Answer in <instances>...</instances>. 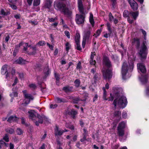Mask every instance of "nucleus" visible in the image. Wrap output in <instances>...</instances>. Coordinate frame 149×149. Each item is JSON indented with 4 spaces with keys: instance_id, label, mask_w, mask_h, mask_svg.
<instances>
[{
    "instance_id": "obj_1",
    "label": "nucleus",
    "mask_w": 149,
    "mask_h": 149,
    "mask_svg": "<svg viewBox=\"0 0 149 149\" xmlns=\"http://www.w3.org/2000/svg\"><path fill=\"white\" fill-rule=\"evenodd\" d=\"M103 89L104 91L103 99L104 100H108L109 101H112L115 97V99L113 102L114 105L116 107L117 105L120 104L121 103V97L118 91H116L115 90L113 91L112 93H110V97L108 99V98H107L106 91L104 88L103 87Z\"/></svg>"
},
{
    "instance_id": "obj_2",
    "label": "nucleus",
    "mask_w": 149,
    "mask_h": 149,
    "mask_svg": "<svg viewBox=\"0 0 149 149\" xmlns=\"http://www.w3.org/2000/svg\"><path fill=\"white\" fill-rule=\"evenodd\" d=\"M104 68L102 70L103 77L105 79H109L112 76L111 70L109 68L111 66V64L109 58L105 57L103 59Z\"/></svg>"
},
{
    "instance_id": "obj_3",
    "label": "nucleus",
    "mask_w": 149,
    "mask_h": 149,
    "mask_svg": "<svg viewBox=\"0 0 149 149\" xmlns=\"http://www.w3.org/2000/svg\"><path fill=\"white\" fill-rule=\"evenodd\" d=\"M34 111L33 110L28 112L29 114V118L33 121L37 126H38L39 123H42L45 118L44 116L40 115H38L37 117H36L34 115Z\"/></svg>"
},
{
    "instance_id": "obj_4",
    "label": "nucleus",
    "mask_w": 149,
    "mask_h": 149,
    "mask_svg": "<svg viewBox=\"0 0 149 149\" xmlns=\"http://www.w3.org/2000/svg\"><path fill=\"white\" fill-rule=\"evenodd\" d=\"M80 14H76L75 17V21L78 24H83L85 21L84 10H79Z\"/></svg>"
},
{
    "instance_id": "obj_5",
    "label": "nucleus",
    "mask_w": 149,
    "mask_h": 149,
    "mask_svg": "<svg viewBox=\"0 0 149 149\" xmlns=\"http://www.w3.org/2000/svg\"><path fill=\"white\" fill-rule=\"evenodd\" d=\"M146 42L143 41L141 46V49L139 52L141 60L145 59L147 57V52L146 51L147 47L146 45Z\"/></svg>"
},
{
    "instance_id": "obj_6",
    "label": "nucleus",
    "mask_w": 149,
    "mask_h": 149,
    "mask_svg": "<svg viewBox=\"0 0 149 149\" xmlns=\"http://www.w3.org/2000/svg\"><path fill=\"white\" fill-rule=\"evenodd\" d=\"M126 125V122L122 121V141H124L126 139L129 133V130Z\"/></svg>"
},
{
    "instance_id": "obj_7",
    "label": "nucleus",
    "mask_w": 149,
    "mask_h": 149,
    "mask_svg": "<svg viewBox=\"0 0 149 149\" xmlns=\"http://www.w3.org/2000/svg\"><path fill=\"white\" fill-rule=\"evenodd\" d=\"M23 93L25 97V99L24 101V104H28L29 103L31 100H32L33 99V97L30 94L28 93L26 90L23 91Z\"/></svg>"
},
{
    "instance_id": "obj_8",
    "label": "nucleus",
    "mask_w": 149,
    "mask_h": 149,
    "mask_svg": "<svg viewBox=\"0 0 149 149\" xmlns=\"http://www.w3.org/2000/svg\"><path fill=\"white\" fill-rule=\"evenodd\" d=\"M129 67L126 63L124 62L122 67V79L125 80L126 79V75L128 72Z\"/></svg>"
},
{
    "instance_id": "obj_9",
    "label": "nucleus",
    "mask_w": 149,
    "mask_h": 149,
    "mask_svg": "<svg viewBox=\"0 0 149 149\" xmlns=\"http://www.w3.org/2000/svg\"><path fill=\"white\" fill-rule=\"evenodd\" d=\"M54 6L55 8L60 9H68L66 5L58 1H55L54 3Z\"/></svg>"
},
{
    "instance_id": "obj_10",
    "label": "nucleus",
    "mask_w": 149,
    "mask_h": 149,
    "mask_svg": "<svg viewBox=\"0 0 149 149\" xmlns=\"http://www.w3.org/2000/svg\"><path fill=\"white\" fill-rule=\"evenodd\" d=\"M123 16L125 17H127V20L130 24H132L134 20L130 19V12L127 10H125L123 13Z\"/></svg>"
},
{
    "instance_id": "obj_11",
    "label": "nucleus",
    "mask_w": 149,
    "mask_h": 149,
    "mask_svg": "<svg viewBox=\"0 0 149 149\" xmlns=\"http://www.w3.org/2000/svg\"><path fill=\"white\" fill-rule=\"evenodd\" d=\"M9 67L7 65H4L1 68V73L2 75H6V78H7L9 76V74L8 72V69Z\"/></svg>"
},
{
    "instance_id": "obj_12",
    "label": "nucleus",
    "mask_w": 149,
    "mask_h": 149,
    "mask_svg": "<svg viewBox=\"0 0 149 149\" xmlns=\"http://www.w3.org/2000/svg\"><path fill=\"white\" fill-rule=\"evenodd\" d=\"M137 68L140 71L143 73H145L146 72V69L145 65L143 63H140L137 64Z\"/></svg>"
},
{
    "instance_id": "obj_13",
    "label": "nucleus",
    "mask_w": 149,
    "mask_h": 149,
    "mask_svg": "<svg viewBox=\"0 0 149 149\" xmlns=\"http://www.w3.org/2000/svg\"><path fill=\"white\" fill-rule=\"evenodd\" d=\"M128 103L126 97L122 93V109L124 108Z\"/></svg>"
},
{
    "instance_id": "obj_14",
    "label": "nucleus",
    "mask_w": 149,
    "mask_h": 149,
    "mask_svg": "<svg viewBox=\"0 0 149 149\" xmlns=\"http://www.w3.org/2000/svg\"><path fill=\"white\" fill-rule=\"evenodd\" d=\"M67 131L66 130H59L57 127H56L55 129V134L56 136H58L61 135L63 132H65Z\"/></svg>"
},
{
    "instance_id": "obj_15",
    "label": "nucleus",
    "mask_w": 149,
    "mask_h": 149,
    "mask_svg": "<svg viewBox=\"0 0 149 149\" xmlns=\"http://www.w3.org/2000/svg\"><path fill=\"white\" fill-rule=\"evenodd\" d=\"M128 2L133 9H137L138 5L134 0H129Z\"/></svg>"
},
{
    "instance_id": "obj_16",
    "label": "nucleus",
    "mask_w": 149,
    "mask_h": 149,
    "mask_svg": "<svg viewBox=\"0 0 149 149\" xmlns=\"http://www.w3.org/2000/svg\"><path fill=\"white\" fill-rule=\"evenodd\" d=\"M90 35V32L89 31H88L86 33L84 36V38H83V40L82 42V47L83 48H84L85 47L86 41V38H88Z\"/></svg>"
},
{
    "instance_id": "obj_17",
    "label": "nucleus",
    "mask_w": 149,
    "mask_h": 149,
    "mask_svg": "<svg viewBox=\"0 0 149 149\" xmlns=\"http://www.w3.org/2000/svg\"><path fill=\"white\" fill-rule=\"evenodd\" d=\"M52 1L51 0H46L44 6V8L50 9L51 6Z\"/></svg>"
},
{
    "instance_id": "obj_18",
    "label": "nucleus",
    "mask_w": 149,
    "mask_h": 149,
    "mask_svg": "<svg viewBox=\"0 0 149 149\" xmlns=\"http://www.w3.org/2000/svg\"><path fill=\"white\" fill-rule=\"evenodd\" d=\"M139 14V12L138 11L135 12L132 11L130 12V16L132 17L134 20H136Z\"/></svg>"
},
{
    "instance_id": "obj_19",
    "label": "nucleus",
    "mask_w": 149,
    "mask_h": 149,
    "mask_svg": "<svg viewBox=\"0 0 149 149\" xmlns=\"http://www.w3.org/2000/svg\"><path fill=\"white\" fill-rule=\"evenodd\" d=\"M27 62L24 60L22 58H19L14 62L15 64H23L26 63Z\"/></svg>"
},
{
    "instance_id": "obj_20",
    "label": "nucleus",
    "mask_w": 149,
    "mask_h": 149,
    "mask_svg": "<svg viewBox=\"0 0 149 149\" xmlns=\"http://www.w3.org/2000/svg\"><path fill=\"white\" fill-rule=\"evenodd\" d=\"M19 119L17 117L15 116H10L8 119L7 121L9 122H11L12 121H17Z\"/></svg>"
},
{
    "instance_id": "obj_21",
    "label": "nucleus",
    "mask_w": 149,
    "mask_h": 149,
    "mask_svg": "<svg viewBox=\"0 0 149 149\" xmlns=\"http://www.w3.org/2000/svg\"><path fill=\"white\" fill-rule=\"evenodd\" d=\"M134 42L135 44V46L137 49H138L140 46V42L139 39L137 38H134Z\"/></svg>"
},
{
    "instance_id": "obj_22",
    "label": "nucleus",
    "mask_w": 149,
    "mask_h": 149,
    "mask_svg": "<svg viewBox=\"0 0 149 149\" xmlns=\"http://www.w3.org/2000/svg\"><path fill=\"white\" fill-rule=\"evenodd\" d=\"M95 55V54L94 52L91 53V60L90 61V64L91 65H94L95 64V60H93L94 57Z\"/></svg>"
},
{
    "instance_id": "obj_23",
    "label": "nucleus",
    "mask_w": 149,
    "mask_h": 149,
    "mask_svg": "<svg viewBox=\"0 0 149 149\" xmlns=\"http://www.w3.org/2000/svg\"><path fill=\"white\" fill-rule=\"evenodd\" d=\"M68 113L69 115H71L73 118H74L75 117V115L77 114V112L74 110L72 109L71 111H69Z\"/></svg>"
},
{
    "instance_id": "obj_24",
    "label": "nucleus",
    "mask_w": 149,
    "mask_h": 149,
    "mask_svg": "<svg viewBox=\"0 0 149 149\" xmlns=\"http://www.w3.org/2000/svg\"><path fill=\"white\" fill-rule=\"evenodd\" d=\"M140 80L143 84H146L147 82V78L146 75L142 76L140 78Z\"/></svg>"
},
{
    "instance_id": "obj_25",
    "label": "nucleus",
    "mask_w": 149,
    "mask_h": 149,
    "mask_svg": "<svg viewBox=\"0 0 149 149\" xmlns=\"http://www.w3.org/2000/svg\"><path fill=\"white\" fill-rule=\"evenodd\" d=\"M80 39V35L79 33H77L75 36V41L76 43H79Z\"/></svg>"
},
{
    "instance_id": "obj_26",
    "label": "nucleus",
    "mask_w": 149,
    "mask_h": 149,
    "mask_svg": "<svg viewBox=\"0 0 149 149\" xmlns=\"http://www.w3.org/2000/svg\"><path fill=\"white\" fill-rule=\"evenodd\" d=\"M84 132L83 134V135L84 136L83 138L81 139V142H83L84 141H86V139L85 136L86 134L87 133V130H86V129L85 128H83L82 129Z\"/></svg>"
},
{
    "instance_id": "obj_27",
    "label": "nucleus",
    "mask_w": 149,
    "mask_h": 149,
    "mask_svg": "<svg viewBox=\"0 0 149 149\" xmlns=\"http://www.w3.org/2000/svg\"><path fill=\"white\" fill-rule=\"evenodd\" d=\"M127 112L128 111L127 110H123L122 113V116L123 118L125 119H126L127 118Z\"/></svg>"
},
{
    "instance_id": "obj_28",
    "label": "nucleus",
    "mask_w": 149,
    "mask_h": 149,
    "mask_svg": "<svg viewBox=\"0 0 149 149\" xmlns=\"http://www.w3.org/2000/svg\"><path fill=\"white\" fill-rule=\"evenodd\" d=\"M78 4L79 9H83V5L82 3V0H78Z\"/></svg>"
},
{
    "instance_id": "obj_29",
    "label": "nucleus",
    "mask_w": 149,
    "mask_h": 149,
    "mask_svg": "<svg viewBox=\"0 0 149 149\" xmlns=\"http://www.w3.org/2000/svg\"><path fill=\"white\" fill-rule=\"evenodd\" d=\"M63 13L68 17L70 16L72 14V12L70 10H64Z\"/></svg>"
},
{
    "instance_id": "obj_30",
    "label": "nucleus",
    "mask_w": 149,
    "mask_h": 149,
    "mask_svg": "<svg viewBox=\"0 0 149 149\" xmlns=\"http://www.w3.org/2000/svg\"><path fill=\"white\" fill-rule=\"evenodd\" d=\"M22 45H23L24 46V50L25 51H26L27 50V47L28 46V44L27 43H20L19 45V47H20Z\"/></svg>"
},
{
    "instance_id": "obj_31",
    "label": "nucleus",
    "mask_w": 149,
    "mask_h": 149,
    "mask_svg": "<svg viewBox=\"0 0 149 149\" xmlns=\"http://www.w3.org/2000/svg\"><path fill=\"white\" fill-rule=\"evenodd\" d=\"M6 131L7 132L10 134H13L14 132V130L10 128H8L6 129Z\"/></svg>"
},
{
    "instance_id": "obj_32",
    "label": "nucleus",
    "mask_w": 149,
    "mask_h": 149,
    "mask_svg": "<svg viewBox=\"0 0 149 149\" xmlns=\"http://www.w3.org/2000/svg\"><path fill=\"white\" fill-rule=\"evenodd\" d=\"M40 3V0H34L33 3L34 6H38L39 5Z\"/></svg>"
},
{
    "instance_id": "obj_33",
    "label": "nucleus",
    "mask_w": 149,
    "mask_h": 149,
    "mask_svg": "<svg viewBox=\"0 0 149 149\" xmlns=\"http://www.w3.org/2000/svg\"><path fill=\"white\" fill-rule=\"evenodd\" d=\"M3 139L6 142H8L9 141V136L7 134H5V136L3 137Z\"/></svg>"
},
{
    "instance_id": "obj_34",
    "label": "nucleus",
    "mask_w": 149,
    "mask_h": 149,
    "mask_svg": "<svg viewBox=\"0 0 149 149\" xmlns=\"http://www.w3.org/2000/svg\"><path fill=\"white\" fill-rule=\"evenodd\" d=\"M112 3V5L113 7V8H116V0H110Z\"/></svg>"
},
{
    "instance_id": "obj_35",
    "label": "nucleus",
    "mask_w": 149,
    "mask_h": 149,
    "mask_svg": "<svg viewBox=\"0 0 149 149\" xmlns=\"http://www.w3.org/2000/svg\"><path fill=\"white\" fill-rule=\"evenodd\" d=\"M44 73L46 75H48L49 73V70L48 67L45 68L44 70Z\"/></svg>"
},
{
    "instance_id": "obj_36",
    "label": "nucleus",
    "mask_w": 149,
    "mask_h": 149,
    "mask_svg": "<svg viewBox=\"0 0 149 149\" xmlns=\"http://www.w3.org/2000/svg\"><path fill=\"white\" fill-rule=\"evenodd\" d=\"M102 31V30L101 29H100L97 30L96 33L94 34V35L95 37H97L100 34L101 31Z\"/></svg>"
},
{
    "instance_id": "obj_37",
    "label": "nucleus",
    "mask_w": 149,
    "mask_h": 149,
    "mask_svg": "<svg viewBox=\"0 0 149 149\" xmlns=\"http://www.w3.org/2000/svg\"><path fill=\"white\" fill-rule=\"evenodd\" d=\"M118 134L119 136L121 135V126L120 124L118 127Z\"/></svg>"
},
{
    "instance_id": "obj_38",
    "label": "nucleus",
    "mask_w": 149,
    "mask_h": 149,
    "mask_svg": "<svg viewBox=\"0 0 149 149\" xmlns=\"http://www.w3.org/2000/svg\"><path fill=\"white\" fill-rule=\"evenodd\" d=\"M74 84L75 86L78 87H79L80 85V81L79 79H76L74 81Z\"/></svg>"
},
{
    "instance_id": "obj_39",
    "label": "nucleus",
    "mask_w": 149,
    "mask_h": 149,
    "mask_svg": "<svg viewBox=\"0 0 149 149\" xmlns=\"http://www.w3.org/2000/svg\"><path fill=\"white\" fill-rule=\"evenodd\" d=\"M16 132L17 134L19 135L22 134L23 132V131L21 129L19 128L17 129Z\"/></svg>"
},
{
    "instance_id": "obj_40",
    "label": "nucleus",
    "mask_w": 149,
    "mask_h": 149,
    "mask_svg": "<svg viewBox=\"0 0 149 149\" xmlns=\"http://www.w3.org/2000/svg\"><path fill=\"white\" fill-rule=\"evenodd\" d=\"M38 44L40 46H43L45 44V42L44 41H41L38 42Z\"/></svg>"
},
{
    "instance_id": "obj_41",
    "label": "nucleus",
    "mask_w": 149,
    "mask_h": 149,
    "mask_svg": "<svg viewBox=\"0 0 149 149\" xmlns=\"http://www.w3.org/2000/svg\"><path fill=\"white\" fill-rule=\"evenodd\" d=\"M109 19L110 21H113V17L112 16L111 13H110L109 15Z\"/></svg>"
},
{
    "instance_id": "obj_42",
    "label": "nucleus",
    "mask_w": 149,
    "mask_h": 149,
    "mask_svg": "<svg viewBox=\"0 0 149 149\" xmlns=\"http://www.w3.org/2000/svg\"><path fill=\"white\" fill-rule=\"evenodd\" d=\"M63 89L66 92H68L69 91H70L71 90V88L69 87H64L63 88Z\"/></svg>"
},
{
    "instance_id": "obj_43",
    "label": "nucleus",
    "mask_w": 149,
    "mask_h": 149,
    "mask_svg": "<svg viewBox=\"0 0 149 149\" xmlns=\"http://www.w3.org/2000/svg\"><path fill=\"white\" fill-rule=\"evenodd\" d=\"M77 69L80 70L81 68V63L80 62H79L77 64Z\"/></svg>"
},
{
    "instance_id": "obj_44",
    "label": "nucleus",
    "mask_w": 149,
    "mask_h": 149,
    "mask_svg": "<svg viewBox=\"0 0 149 149\" xmlns=\"http://www.w3.org/2000/svg\"><path fill=\"white\" fill-rule=\"evenodd\" d=\"M17 93L16 92H13L10 94V96L13 97H16L17 96Z\"/></svg>"
},
{
    "instance_id": "obj_45",
    "label": "nucleus",
    "mask_w": 149,
    "mask_h": 149,
    "mask_svg": "<svg viewBox=\"0 0 149 149\" xmlns=\"http://www.w3.org/2000/svg\"><path fill=\"white\" fill-rule=\"evenodd\" d=\"M55 77L56 78V84H57L58 83V81H59V75L56 74V73H55Z\"/></svg>"
},
{
    "instance_id": "obj_46",
    "label": "nucleus",
    "mask_w": 149,
    "mask_h": 149,
    "mask_svg": "<svg viewBox=\"0 0 149 149\" xmlns=\"http://www.w3.org/2000/svg\"><path fill=\"white\" fill-rule=\"evenodd\" d=\"M65 46L66 50L67 51H68L70 47V44L68 42H67L66 43Z\"/></svg>"
},
{
    "instance_id": "obj_47",
    "label": "nucleus",
    "mask_w": 149,
    "mask_h": 149,
    "mask_svg": "<svg viewBox=\"0 0 149 149\" xmlns=\"http://www.w3.org/2000/svg\"><path fill=\"white\" fill-rule=\"evenodd\" d=\"M64 33L65 35L67 36L68 38H70V33L69 31H66L64 32Z\"/></svg>"
},
{
    "instance_id": "obj_48",
    "label": "nucleus",
    "mask_w": 149,
    "mask_h": 149,
    "mask_svg": "<svg viewBox=\"0 0 149 149\" xmlns=\"http://www.w3.org/2000/svg\"><path fill=\"white\" fill-rule=\"evenodd\" d=\"M140 31L142 32V33L144 35V37H146V31L142 29H140ZM144 39H145V38H144Z\"/></svg>"
},
{
    "instance_id": "obj_49",
    "label": "nucleus",
    "mask_w": 149,
    "mask_h": 149,
    "mask_svg": "<svg viewBox=\"0 0 149 149\" xmlns=\"http://www.w3.org/2000/svg\"><path fill=\"white\" fill-rule=\"evenodd\" d=\"M1 13L2 15H7L9 14V12H5L4 10H1Z\"/></svg>"
},
{
    "instance_id": "obj_50",
    "label": "nucleus",
    "mask_w": 149,
    "mask_h": 149,
    "mask_svg": "<svg viewBox=\"0 0 149 149\" xmlns=\"http://www.w3.org/2000/svg\"><path fill=\"white\" fill-rule=\"evenodd\" d=\"M66 126L71 130L74 129V127L73 125H69L68 124H66Z\"/></svg>"
},
{
    "instance_id": "obj_51",
    "label": "nucleus",
    "mask_w": 149,
    "mask_h": 149,
    "mask_svg": "<svg viewBox=\"0 0 149 149\" xmlns=\"http://www.w3.org/2000/svg\"><path fill=\"white\" fill-rule=\"evenodd\" d=\"M107 28L109 31L110 32V33H111V25L109 23H107Z\"/></svg>"
},
{
    "instance_id": "obj_52",
    "label": "nucleus",
    "mask_w": 149,
    "mask_h": 149,
    "mask_svg": "<svg viewBox=\"0 0 149 149\" xmlns=\"http://www.w3.org/2000/svg\"><path fill=\"white\" fill-rule=\"evenodd\" d=\"M9 5L11 8L13 9H16L17 8L16 6L15 5L10 4Z\"/></svg>"
},
{
    "instance_id": "obj_53",
    "label": "nucleus",
    "mask_w": 149,
    "mask_h": 149,
    "mask_svg": "<svg viewBox=\"0 0 149 149\" xmlns=\"http://www.w3.org/2000/svg\"><path fill=\"white\" fill-rule=\"evenodd\" d=\"M57 105L56 104H54V105L53 104H51L50 105V107L51 108L54 109L56 108L57 107Z\"/></svg>"
},
{
    "instance_id": "obj_54",
    "label": "nucleus",
    "mask_w": 149,
    "mask_h": 149,
    "mask_svg": "<svg viewBox=\"0 0 149 149\" xmlns=\"http://www.w3.org/2000/svg\"><path fill=\"white\" fill-rule=\"evenodd\" d=\"M77 45V50H81V48L79 45V43H76Z\"/></svg>"
},
{
    "instance_id": "obj_55",
    "label": "nucleus",
    "mask_w": 149,
    "mask_h": 149,
    "mask_svg": "<svg viewBox=\"0 0 149 149\" xmlns=\"http://www.w3.org/2000/svg\"><path fill=\"white\" fill-rule=\"evenodd\" d=\"M89 21L91 24L93 26L94 23L93 18H89Z\"/></svg>"
},
{
    "instance_id": "obj_56",
    "label": "nucleus",
    "mask_w": 149,
    "mask_h": 149,
    "mask_svg": "<svg viewBox=\"0 0 149 149\" xmlns=\"http://www.w3.org/2000/svg\"><path fill=\"white\" fill-rule=\"evenodd\" d=\"M56 19H57V18L56 17H55L54 18H51L49 19V21L50 22H54Z\"/></svg>"
},
{
    "instance_id": "obj_57",
    "label": "nucleus",
    "mask_w": 149,
    "mask_h": 149,
    "mask_svg": "<svg viewBox=\"0 0 149 149\" xmlns=\"http://www.w3.org/2000/svg\"><path fill=\"white\" fill-rule=\"evenodd\" d=\"M29 87L33 89H34L36 88V85L34 84H31L29 85Z\"/></svg>"
},
{
    "instance_id": "obj_58",
    "label": "nucleus",
    "mask_w": 149,
    "mask_h": 149,
    "mask_svg": "<svg viewBox=\"0 0 149 149\" xmlns=\"http://www.w3.org/2000/svg\"><path fill=\"white\" fill-rule=\"evenodd\" d=\"M0 145H5L6 146L7 145V143L4 142L2 140H0Z\"/></svg>"
},
{
    "instance_id": "obj_59",
    "label": "nucleus",
    "mask_w": 149,
    "mask_h": 149,
    "mask_svg": "<svg viewBox=\"0 0 149 149\" xmlns=\"http://www.w3.org/2000/svg\"><path fill=\"white\" fill-rule=\"evenodd\" d=\"M14 148V145L11 143H10L9 145L10 149H13Z\"/></svg>"
},
{
    "instance_id": "obj_60",
    "label": "nucleus",
    "mask_w": 149,
    "mask_h": 149,
    "mask_svg": "<svg viewBox=\"0 0 149 149\" xmlns=\"http://www.w3.org/2000/svg\"><path fill=\"white\" fill-rule=\"evenodd\" d=\"M47 45L49 47L50 49L52 50L53 49V47L52 45H50V44L48 43H47Z\"/></svg>"
},
{
    "instance_id": "obj_61",
    "label": "nucleus",
    "mask_w": 149,
    "mask_h": 149,
    "mask_svg": "<svg viewBox=\"0 0 149 149\" xmlns=\"http://www.w3.org/2000/svg\"><path fill=\"white\" fill-rule=\"evenodd\" d=\"M99 74H95L94 76V78L95 79L97 80L98 78Z\"/></svg>"
},
{
    "instance_id": "obj_62",
    "label": "nucleus",
    "mask_w": 149,
    "mask_h": 149,
    "mask_svg": "<svg viewBox=\"0 0 149 149\" xmlns=\"http://www.w3.org/2000/svg\"><path fill=\"white\" fill-rule=\"evenodd\" d=\"M17 0H8V1L11 3H15L17 1Z\"/></svg>"
},
{
    "instance_id": "obj_63",
    "label": "nucleus",
    "mask_w": 149,
    "mask_h": 149,
    "mask_svg": "<svg viewBox=\"0 0 149 149\" xmlns=\"http://www.w3.org/2000/svg\"><path fill=\"white\" fill-rule=\"evenodd\" d=\"M17 78H16L13 84V86H15L16 84L17 83Z\"/></svg>"
},
{
    "instance_id": "obj_64",
    "label": "nucleus",
    "mask_w": 149,
    "mask_h": 149,
    "mask_svg": "<svg viewBox=\"0 0 149 149\" xmlns=\"http://www.w3.org/2000/svg\"><path fill=\"white\" fill-rule=\"evenodd\" d=\"M134 67V64L132 62L131 63V65H130V69L132 68V69H133Z\"/></svg>"
}]
</instances>
